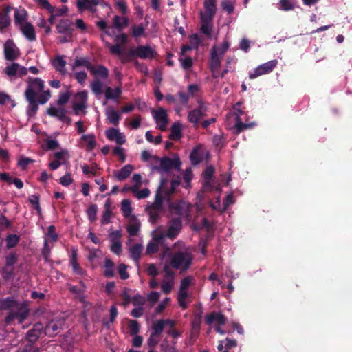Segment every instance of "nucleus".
Instances as JSON below:
<instances>
[{"label": "nucleus", "mask_w": 352, "mask_h": 352, "mask_svg": "<svg viewBox=\"0 0 352 352\" xmlns=\"http://www.w3.org/2000/svg\"><path fill=\"white\" fill-rule=\"evenodd\" d=\"M0 309L9 311L5 318L7 324H10L14 319H17L18 322L22 324L30 314L28 302L18 301L14 297L0 299Z\"/></svg>", "instance_id": "f257e3e1"}, {"label": "nucleus", "mask_w": 352, "mask_h": 352, "mask_svg": "<svg viewBox=\"0 0 352 352\" xmlns=\"http://www.w3.org/2000/svg\"><path fill=\"white\" fill-rule=\"evenodd\" d=\"M128 35L126 33H121L115 36V44L112 45L109 42L105 43L106 47L109 50L111 54L117 56L122 64H126L132 60L136 56V47L129 48L126 52H124L122 45L128 43Z\"/></svg>", "instance_id": "f03ea898"}, {"label": "nucleus", "mask_w": 352, "mask_h": 352, "mask_svg": "<svg viewBox=\"0 0 352 352\" xmlns=\"http://www.w3.org/2000/svg\"><path fill=\"white\" fill-rule=\"evenodd\" d=\"M192 254L186 250H178L169 254V265L174 269H179L182 272L190 268L192 263Z\"/></svg>", "instance_id": "7ed1b4c3"}, {"label": "nucleus", "mask_w": 352, "mask_h": 352, "mask_svg": "<svg viewBox=\"0 0 352 352\" xmlns=\"http://www.w3.org/2000/svg\"><path fill=\"white\" fill-rule=\"evenodd\" d=\"M182 161L179 157L170 158L168 157H164L160 160V166L155 167L158 172L168 173L172 169L177 170H181Z\"/></svg>", "instance_id": "20e7f679"}, {"label": "nucleus", "mask_w": 352, "mask_h": 352, "mask_svg": "<svg viewBox=\"0 0 352 352\" xmlns=\"http://www.w3.org/2000/svg\"><path fill=\"white\" fill-rule=\"evenodd\" d=\"M198 107L190 111L188 113V121L193 124L195 126H198L201 119L206 116V113L208 111L207 107L202 100L199 99L197 100Z\"/></svg>", "instance_id": "39448f33"}, {"label": "nucleus", "mask_w": 352, "mask_h": 352, "mask_svg": "<svg viewBox=\"0 0 352 352\" xmlns=\"http://www.w3.org/2000/svg\"><path fill=\"white\" fill-rule=\"evenodd\" d=\"M182 221L180 217L170 219L168 223L166 236L171 240L175 239L182 229Z\"/></svg>", "instance_id": "423d86ee"}, {"label": "nucleus", "mask_w": 352, "mask_h": 352, "mask_svg": "<svg viewBox=\"0 0 352 352\" xmlns=\"http://www.w3.org/2000/svg\"><path fill=\"white\" fill-rule=\"evenodd\" d=\"M25 98L29 103L28 114L30 117H33L36 114L38 106V101L36 100V94L34 89L30 85L25 92Z\"/></svg>", "instance_id": "0eeeda50"}, {"label": "nucleus", "mask_w": 352, "mask_h": 352, "mask_svg": "<svg viewBox=\"0 0 352 352\" xmlns=\"http://www.w3.org/2000/svg\"><path fill=\"white\" fill-rule=\"evenodd\" d=\"M277 63L278 61L274 59L259 65L254 69V72H250L249 74V78L250 79H254L261 75L272 72L276 67Z\"/></svg>", "instance_id": "6e6552de"}, {"label": "nucleus", "mask_w": 352, "mask_h": 352, "mask_svg": "<svg viewBox=\"0 0 352 352\" xmlns=\"http://www.w3.org/2000/svg\"><path fill=\"white\" fill-rule=\"evenodd\" d=\"M21 53L12 40L8 39L4 44L5 58L13 61L19 58Z\"/></svg>", "instance_id": "1a4fd4ad"}, {"label": "nucleus", "mask_w": 352, "mask_h": 352, "mask_svg": "<svg viewBox=\"0 0 352 352\" xmlns=\"http://www.w3.org/2000/svg\"><path fill=\"white\" fill-rule=\"evenodd\" d=\"M152 113L155 122L159 124V129L162 131H166L168 123V115L166 110L162 107H160L157 110H152Z\"/></svg>", "instance_id": "9d476101"}, {"label": "nucleus", "mask_w": 352, "mask_h": 352, "mask_svg": "<svg viewBox=\"0 0 352 352\" xmlns=\"http://www.w3.org/2000/svg\"><path fill=\"white\" fill-rule=\"evenodd\" d=\"M166 184V179H162L160 182V186L157 189L155 197L154 202L151 205V208L154 209H162V203L163 200L166 199L164 197V191L166 190V188L165 187V184ZM166 200H168L166 199Z\"/></svg>", "instance_id": "9b49d317"}, {"label": "nucleus", "mask_w": 352, "mask_h": 352, "mask_svg": "<svg viewBox=\"0 0 352 352\" xmlns=\"http://www.w3.org/2000/svg\"><path fill=\"white\" fill-rule=\"evenodd\" d=\"M87 91H82L76 93L74 97L73 109L76 114L86 108Z\"/></svg>", "instance_id": "f8f14e48"}, {"label": "nucleus", "mask_w": 352, "mask_h": 352, "mask_svg": "<svg viewBox=\"0 0 352 352\" xmlns=\"http://www.w3.org/2000/svg\"><path fill=\"white\" fill-rule=\"evenodd\" d=\"M81 285L80 287L78 286H74V285H69V290L74 294V298L76 300L80 301L83 304V307H86V285L85 283L80 281Z\"/></svg>", "instance_id": "ddd939ff"}, {"label": "nucleus", "mask_w": 352, "mask_h": 352, "mask_svg": "<svg viewBox=\"0 0 352 352\" xmlns=\"http://www.w3.org/2000/svg\"><path fill=\"white\" fill-rule=\"evenodd\" d=\"M64 324L65 320L63 318L50 321L45 328V333L50 336L56 335L63 329Z\"/></svg>", "instance_id": "4468645a"}, {"label": "nucleus", "mask_w": 352, "mask_h": 352, "mask_svg": "<svg viewBox=\"0 0 352 352\" xmlns=\"http://www.w3.org/2000/svg\"><path fill=\"white\" fill-rule=\"evenodd\" d=\"M137 57L142 59H153L157 55L155 50L150 45H138L136 47Z\"/></svg>", "instance_id": "2eb2a0df"}, {"label": "nucleus", "mask_w": 352, "mask_h": 352, "mask_svg": "<svg viewBox=\"0 0 352 352\" xmlns=\"http://www.w3.org/2000/svg\"><path fill=\"white\" fill-rule=\"evenodd\" d=\"M204 10V12H200V18L213 19L216 13V0H205Z\"/></svg>", "instance_id": "dca6fc26"}, {"label": "nucleus", "mask_w": 352, "mask_h": 352, "mask_svg": "<svg viewBox=\"0 0 352 352\" xmlns=\"http://www.w3.org/2000/svg\"><path fill=\"white\" fill-rule=\"evenodd\" d=\"M221 58L222 56L217 54V47H212L210 54L209 66L213 73L218 71L220 68Z\"/></svg>", "instance_id": "f3484780"}, {"label": "nucleus", "mask_w": 352, "mask_h": 352, "mask_svg": "<svg viewBox=\"0 0 352 352\" xmlns=\"http://www.w3.org/2000/svg\"><path fill=\"white\" fill-rule=\"evenodd\" d=\"M89 72L98 80L106 79L109 76L107 68L101 65L93 66L89 63Z\"/></svg>", "instance_id": "a211bd4d"}, {"label": "nucleus", "mask_w": 352, "mask_h": 352, "mask_svg": "<svg viewBox=\"0 0 352 352\" xmlns=\"http://www.w3.org/2000/svg\"><path fill=\"white\" fill-rule=\"evenodd\" d=\"M47 112L50 116L56 117L58 119L62 122H66L67 124H69L71 122V119L66 116V111L63 108H55L51 107L47 109Z\"/></svg>", "instance_id": "6ab92c4d"}, {"label": "nucleus", "mask_w": 352, "mask_h": 352, "mask_svg": "<svg viewBox=\"0 0 352 352\" xmlns=\"http://www.w3.org/2000/svg\"><path fill=\"white\" fill-rule=\"evenodd\" d=\"M43 329V324L40 322H37L34 325L32 329L28 331L27 333V338L30 342L29 344L32 345V344L34 343L38 340Z\"/></svg>", "instance_id": "aec40b11"}, {"label": "nucleus", "mask_w": 352, "mask_h": 352, "mask_svg": "<svg viewBox=\"0 0 352 352\" xmlns=\"http://www.w3.org/2000/svg\"><path fill=\"white\" fill-rule=\"evenodd\" d=\"M205 321L208 325L212 324L214 322H217L219 325H223L226 322V318L221 313L213 311L206 316Z\"/></svg>", "instance_id": "412c9836"}, {"label": "nucleus", "mask_w": 352, "mask_h": 352, "mask_svg": "<svg viewBox=\"0 0 352 352\" xmlns=\"http://www.w3.org/2000/svg\"><path fill=\"white\" fill-rule=\"evenodd\" d=\"M107 119L110 124L114 126L119 124L120 120L121 118V113L118 111L115 110L113 107H109L105 111Z\"/></svg>", "instance_id": "4be33fe9"}, {"label": "nucleus", "mask_w": 352, "mask_h": 352, "mask_svg": "<svg viewBox=\"0 0 352 352\" xmlns=\"http://www.w3.org/2000/svg\"><path fill=\"white\" fill-rule=\"evenodd\" d=\"M129 20L127 16L115 15L113 18V27L119 32H122L129 25Z\"/></svg>", "instance_id": "5701e85b"}, {"label": "nucleus", "mask_w": 352, "mask_h": 352, "mask_svg": "<svg viewBox=\"0 0 352 352\" xmlns=\"http://www.w3.org/2000/svg\"><path fill=\"white\" fill-rule=\"evenodd\" d=\"M201 19V28L200 30L201 32L205 34L207 37L211 38L212 37V19H208V18H200Z\"/></svg>", "instance_id": "b1692460"}, {"label": "nucleus", "mask_w": 352, "mask_h": 352, "mask_svg": "<svg viewBox=\"0 0 352 352\" xmlns=\"http://www.w3.org/2000/svg\"><path fill=\"white\" fill-rule=\"evenodd\" d=\"M133 170V166L131 164H126L120 170L114 172V176L119 180L123 181L128 178Z\"/></svg>", "instance_id": "393cba45"}, {"label": "nucleus", "mask_w": 352, "mask_h": 352, "mask_svg": "<svg viewBox=\"0 0 352 352\" xmlns=\"http://www.w3.org/2000/svg\"><path fill=\"white\" fill-rule=\"evenodd\" d=\"M122 94V89L120 87L113 89L110 87H107L104 91V95L107 100H117Z\"/></svg>", "instance_id": "a878e982"}, {"label": "nucleus", "mask_w": 352, "mask_h": 352, "mask_svg": "<svg viewBox=\"0 0 352 352\" xmlns=\"http://www.w3.org/2000/svg\"><path fill=\"white\" fill-rule=\"evenodd\" d=\"M21 30L23 34L30 40L34 41L36 38L35 31L33 25L30 23H25L21 25Z\"/></svg>", "instance_id": "bb28decb"}, {"label": "nucleus", "mask_w": 352, "mask_h": 352, "mask_svg": "<svg viewBox=\"0 0 352 352\" xmlns=\"http://www.w3.org/2000/svg\"><path fill=\"white\" fill-rule=\"evenodd\" d=\"M181 184V177L177 176L171 180V186L169 189L166 188L164 191V197L168 201L170 200L171 195L175 192L176 188Z\"/></svg>", "instance_id": "cd10ccee"}, {"label": "nucleus", "mask_w": 352, "mask_h": 352, "mask_svg": "<svg viewBox=\"0 0 352 352\" xmlns=\"http://www.w3.org/2000/svg\"><path fill=\"white\" fill-rule=\"evenodd\" d=\"M130 30L132 36L135 38L146 36V29L142 23L131 25Z\"/></svg>", "instance_id": "c85d7f7f"}, {"label": "nucleus", "mask_w": 352, "mask_h": 352, "mask_svg": "<svg viewBox=\"0 0 352 352\" xmlns=\"http://www.w3.org/2000/svg\"><path fill=\"white\" fill-rule=\"evenodd\" d=\"M72 23L69 19H62L57 25L56 28L58 33H68L72 32V29L71 28Z\"/></svg>", "instance_id": "c756f323"}, {"label": "nucleus", "mask_w": 352, "mask_h": 352, "mask_svg": "<svg viewBox=\"0 0 352 352\" xmlns=\"http://www.w3.org/2000/svg\"><path fill=\"white\" fill-rule=\"evenodd\" d=\"M53 66L56 68L57 71H58L62 74H66V62L63 59V56H57L55 60L53 61Z\"/></svg>", "instance_id": "7c9ffc66"}, {"label": "nucleus", "mask_w": 352, "mask_h": 352, "mask_svg": "<svg viewBox=\"0 0 352 352\" xmlns=\"http://www.w3.org/2000/svg\"><path fill=\"white\" fill-rule=\"evenodd\" d=\"M104 276L108 278L113 277L115 276L114 263L111 259L109 258H105L104 262Z\"/></svg>", "instance_id": "2f4dec72"}, {"label": "nucleus", "mask_w": 352, "mask_h": 352, "mask_svg": "<svg viewBox=\"0 0 352 352\" xmlns=\"http://www.w3.org/2000/svg\"><path fill=\"white\" fill-rule=\"evenodd\" d=\"M182 136L181 131V125L179 123H175L172 125L170 129V133L169 139L173 140H178Z\"/></svg>", "instance_id": "473e14b6"}, {"label": "nucleus", "mask_w": 352, "mask_h": 352, "mask_svg": "<svg viewBox=\"0 0 352 352\" xmlns=\"http://www.w3.org/2000/svg\"><path fill=\"white\" fill-rule=\"evenodd\" d=\"M254 125V123H249L245 124L243 123L241 118L238 116L236 118V124H235V131L236 134H239L241 132L244 131L246 129H251Z\"/></svg>", "instance_id": "72a5a7b5"}, {"label": "nucleus", "mask_w": 352, "mask_h": 352, "mask_svg": "<svg viewBox=\"0 0 352 352\" xmlns=\"http://www.w3.org/2000/svg\"><path fill=\"white\" fill-rule=\"evenodd\" d=\"M104 85L98 79L94 80L91 84L92 91L96 96L102 95L104 93L103 90Z\"/></svg>", "instance_id": "f704fd0d"}, {"label": "nucleus", "mask_w": 352, "mask_h": 352, "mask_svg": "<svg viewBox=\"0 0 352 352\" xmlns=\"http://www.w3.org/2000/svg\"><path fill=\"white\" fill-rule=\"evenodd\" d=\"M142 247L140 244L136 243L130 248L131 257L135 261H138L142 253Z\"/></svg>", "instance_id": "c9c22d12"}, {"label": "nucleus", "mask_w": 352, "mask_h": 352, "mask_svg": "<svg viewBox=\"0 0 352 352\" xmlns=\"http://www.w3.org/2000/svg\"><path fill=\"white\" fill-rule=\"evenodd\" d=\"M214 173V168L212 166H207L206 168L203 172V177L205 180L204 186L210 185V182L213 177Z\"/></svg>", "instance_id": "e433bc0d"}, {"label": "nucleus", "mask_w": 352, "mask_h": 352, "mask_svg": "<svg viewBox=\"0 0 352 352\" xmlns=\"http://www.w3.org/2000/svg\"><path fill=\"white\" fill-rule=\"evenodd\" d=\"M169 209L172 214L179 216H182L184 213V208L180 202H175L170 204Z\"/></svg>", "instance_id": "4c0bfd02"}, {"label": "nucleus", "mask_w": 352, "mask_h": 352, "mask_svg": "<svg viewBox=\"0 0 352 352\" xmlns=\"http://www.w3.org/2000/svg\"><path fill=\"white\" fill-rule=\"evenodd\" d=\"M164 319L158 320L152 326V334L160 336L164 329Z\"/></svg>", "instance_id": "58836bf2"}, {"label": "nucleus", "mask_w": 352, "mask_h": 352, "mask_svg": "<svg viewBox=\"0 0 352 352\" xmlns=\"http://www.w3.org/2000/svg\"><path fill=\"white\" fill-rule=\"evenodd\" d=\"M172 267L169 265V262L167 261L166 263L164 264L163 267V271L164 272V278L170 279L171 282L173 281L175 276V272L172 270Z\"/></svg>", "instance_id": "ea45409f"}, {"label": "nucleus", "mask_w": 352, "mask_h": 352, "mask_svg": "<svg viewBox=\"0 0 352 352\" xmlns=\"http://www.w3.org/2000/svg\"><path fill=\"white\" fill-rule=\"evenodd\" d=\"M19 69V63H13L7 66L5 69V73L10 77L16 76Z\"/></svg>", "instance_id": "a19ab883"}, {"label": "nucleus", "mask_w": 352, "mask_h": 352, "mask_svg": "<svg viewBox=\"0 0 352 352\" xmlns=\"http://www.w3.org/2000/svg\"><path fill=\"white\" fill-rule=\"evenodd\" d=\"M162 209H154L151 208V206L147 207L146 210L148 211L150 216V221L152 223H155L160 218V212Z\"/></svg>", "instance_id": "79ce46f5"}, {"label": "nucleus", "mask_w": 352, "mask_h": 352, "mask_svg": "<svg viewBox=\"0 0 352 352\" xmlns=\"http://www.w3.org/2000/svg\"><path fill=\"white\" fill-rule=\"evenodd\" d=\"M27 13L26 11L23 10H15L14 13V21L16 24H20L24 21L26 19Z\"/></svg>", "instance_id": "37998d69"}, {"label": "nucleus", "mask_w": 352, "mask_h": 352, "mask_svg": "<svg viewBox=\"0 0 352 352\" xmlns=\"http://www.w3.org/2000/svg\"><path fill=\"white\" fill-rule=\"evenodd\" d=\"M179 62L181 63V66L184 70H189L192 68L193 65L192 59L190 56H186L185 58H179Z\"/></svg>", "instance_id": "c03bdc74"}, {"label": "nucleus", "mask_w": 352, "mask_h": 352, "mask_svg": "<svg viewBox=\"0 0 352 352\" xmlns=\"http://www.w3.org/2000/svg\"><path fill=\"white\" fill-rule=\"evenodd\" d=\"M121 210L124 217H128L130 215L132 211V208L131 206V201L129 199H124L121 204Z\"/></svg>", "instance_id": "a18cd8bd"}, {"label": "nucleus", "mask_w": 352, "mask_h": 352, "mask_svg": "<svg viewBox=\"0 0 352 352\" xmlns=\"http://www.w3.org/2000/svg\"><path fill=\"white\" fill-rule=\"evenodd\" d=\"M213 47H217V54L223 57L230 47V43L228 40H224L221 45Z\"/></svg>", "instance_id": "49530a36"}, {"label": "nucleus", "mask_w": 352, "mask_h": 352, "mask_svg": "<svg viewBox=\"0 0 352 352\" xmlns=\"http://www.w3.org/2000/svg\"><path fill=\"white\" fill-rule=\"evenodd\" d=\"M70 263H71L74 271L78 274H80V267L77 262V252L75 249H72V256H71Z\"/></svg>", "instance_id": "de8ad7c7"}, {"label": "nucleus", "mask_w": 352, "mask_h": 352, "mask_svg": "<svg viewBox=\"0 0 352 352\" xmlns=\"http://www.w3.org/2000/svg\"><path fill=\"white\" fill-rule=\"evenodd\" d=\"M212 143L219 149H221L226 144V139L222 135H215L212 138Z\"/></svg>", "instance_id": "09e8293b"}, {"label": "nucleus", "mask_w": 352, "mask_h": 352, "mask_svg": "<svg viewBox=\"0 0 352 352\" xmlns=\"http://www.w3.org/2000/svg\"><path fill=\"white\" fill-rule=\"evenodd\" d=\"M279 9L283 11H291L294 9V5L290 0H280Z\"/></svg>", "instance_id": "8fccbe9b"}, {"label": "nucleus", "mask_w": 352, "mask_h": 352, "mask_svg": "<svg viewBox=\"0 0 352 352\" xmlns=\"http://www.w3.org/2000/svg\"><path fill=\"white\" fill-rule=\"evenodd\" d=\"M202 40L200 36L197 34H192L190 36V45L194 49H198L199 46L201 43Z\"/></svg>", "instance_id": "3c124183"}, {"label": "nucleus", "mask_w": 352, "mask_h": 352, "mask_svg": "<svg viewBox=\"0 0 352 352\" xmlns=\"http://www.w3.org/2000/svg\"><path fill=\"white\" fill-rule=\"evenodd\" d=\"M115 5L122 14L125 15L128 13V7L125 0H116Z\"/></svg>", "instance_id": "603ef678"}, {"label": "nucleus", "mask_w": 352, "mask_h": 352, "mask_svg": "<svg viewBox=\"0 0 352 352\" xmlns=\"http://www.w3.org/2000/svg\"><path fill=\"white\" fill-rule=\"evenodd\" d=\"M129 327L130 329V334L131 336L137 335V333L140 331V324L137 320H129Z\"/></svg>", "instance_id": "864d4df0"}, {"label": "nucleus", "mask_w": 352, "mask_h": 352, "mask_svg": "<svg viewBox=\"0 0 352 352\" xmlns=\"http://www.w3.org/2000/svg\"><path fill=\"white\" fill-rule=\"evenodd\" d=\"M221 6L222 9L230 14L234 12V5L230 0H223Z\"/></svg>", "instance_id": "5fc2aeb1"}, {"label": "nucleus", "mask_w": 352, "mask_h": 352, "mask_svg": "<svg viewBox=\"0 0 352 352\" xmlns=\"http://www.w3.org/2000/svg\"><path fill=\"white\" fill-rule=\"evenodd\" d=\"M10 24V19L9 15L6 14L0 13V30L7 28Z\"/></svg>", "instance_id": "6e6d98bb"}, {"label": "nucleus", "mask_w": 352, "mask_h": 352, "mask_svg": "<svg viewBox=\"0 0 352 352\" xmlns=\"http://www.w3.org/2000/svg\"><path fill=\"white\" fill-rule=\"evenodd\" d=\"M145 302H146L145 298L139 294H135L132 298V303L135 306L142 307V305H144L145 304Z\"/></svg>", "instance_id": "4d7b16f0"}, {"label": "nucleus", "mask_w": 352, "mask_h": 352, "mask_svg": "<svg viewBox=\"0 0 352 352\" xmlns=\"http://www.w3.org/2000/svg\"><path fill=\"white\" fill-rule=\"evenodd\" d=\"M177 96L179 97V102L180 104L187 106L189 102V94L184 92V91H179L177 93Z\"/></svg>", "instance_id": "13d9d810"}, {"label": "nucleus", "mask_w": 352, "mask_h": 352, "mask_svg": "<svg viewBox=\"0 0 352 352\" xmlns=\"http://www.w3.org/2000/svg\"><path fill=\"white\" fill-rule=\"evenodd\" d=\"M129 291V289L125 287L120 294V296L123 300L122 305L124 306L128 305L131 302H132V298H131Z\"/></svg>", "instance_id": "bf43d9fd"}, {"label": "nucleus", "mask_w": 352, "mask_h": 352, "mask_svg": "<svg viewBox=\"0 0 352 352\" xmlns=\"http://www.w3.org/2000/svg\"><path fill=\"white\" fill-rule=\"evenodd\" d=\"M140 223H134L130 224L127 228V232L131 236H135L138 234L140 230Z\"/></svg>", "instance_id": "052dcab7"}, {"label": "nucleus", "mask_w": 352, "mask_h": 352, "mask_svg": "<svg viewBox=\"0 0 352 352\" xmlns=\"http://www.w3.org/2000/svg\"><path fill=\"white\" fill-rule=\"evenodd\" d=\"M33 85H34L40 91H43L44 88V82L38 78L30 79L28 86L30 85L33 88Z\"/></svg>", "instance_id": "680f3d73"}, {"label": "nucleus", "mask_w": 352, "mask_h": 352, "mask_svg": "<svg viewBox=\"0 0 352 352\" xmlns=\"http://www.w3.org/2000/svg\"><path fill=\"white\" fill-rule=\"evenodd\" d=\"M127 266L121 263L118 265V273L120 276V278L122 280H126L129 277V274L126 271Z\"/></svg>", "instance_id": "e2e57ef3"}, {"label": "nucleus", "mask_w": 352, "mask_h": 352, "mask_svg": "<svg viewBox=\"0 0 352 352\" xmlns=\"http://www.w3.org/2000/svg\"><path fill=\"white\" fill-rule=\"evenodd\" d=\"M70 96L71 94L69 91L60 94L59 98L57 100V104L60 106L64 105L69 101Z\"/></svg>", "instance_id": "0e129e2a"}, {"label": "nucleus", "mask_w": 352, "mask_h": 352, "mask_svg": "<svg viewBox=\"0 0 352 352\" xmlns=\"http://www.w3.org/2000/svg\"><path fill=\"white\" fill-rule=\"evenodd\" d=\"M119 130L115 128H109L106 132L105 135L107 138L110 141H113L116 135L119 133Z\"/></svg>", "instance_id": "69168bd1"}, {"label": "nucleus", "mask_w": 352, "mask_h": 352, "mask_svg": "<svg viewBox=\"0 0 352 352\" xmlns=\"http://www.w3.org/2000/svg\"><path fill=\"white\" fill-rule=\"evenodd\" d=\"M160 336L151 333L150 337L148 339V345L150 348H155L160 342Z\"/></svg>", "instance_id": "338daca9"}, {"label": "nucleus", "mask_w": 352, "mask_h": 352, "mask_svg": "<svg viewBox=\"0 0 352 352\" xmlns=\"http://www.w3.org/2000/svg\"><path fill=\"white\" fill-rule=\"evenodd\" d=\"M80 66H85L88 68V60L85 58H77L72 66V69L75 70Z\"/></svg>", "instance_id": "774afa93"}]
</instances>
